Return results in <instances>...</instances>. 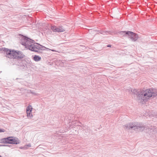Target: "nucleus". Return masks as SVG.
Segmentation results:
<instances>
[{"label": "nucleus", "mask_w": 157, "mask_h": 157, "mask_svg": "<svg viewBox=\"0 0 157 157\" xmlns=\"http://www.w3.org/2000/svg\"><path fill=\"white\" fill-rule=\"evenodd\" d=\"M31 93H32V94H34V93H33V92H31Z\"/></svg>", "instance_id": "nucleus-22"}, {"label": "nucleus", "mask_w": 157, "mask_h": 157, "mask_svg": "<svg viewBox=\"0 0 157 157\" xmlns=\"http://www.w3.org/2000/svg\"><path fill=\"white\" fill-rule=\"evenodd\" d=\"M107 47H111V45H110V44H109V45H108L107 46Z\"/></svg>", "instance_id": "nucleus-20"}, {"label": "nucleus", "mask_w": 157, "mask_h": 157, "mask_svg": "<svg viewBox=\"0 0 157 157\" xmlns=\"http://www.w3.org/2000/svg\"><path fill=\"white\" fill-rule=\"evenodd\" d=\"M1 143H8L10 144H17V141L13 137H9L3 138L1 140Z\"/></svg>", "instance_id": "nucleus-6"}, {"label": "nucleus", "mask_w": 157, "mask_h": 157, "mask_svg": "<svg viewBox=\"0 0 157 157\" xmlns=\"http://www.w3.org/2000/svg\"><path fill=\"white\" fill-rule=\"evenodd\" d=\"M4 132V129H1L0 128V132Z\"/></svg>", "instance_id": "nucleus-19"}, {"label": "nucleus", "mask_w": 157, "mask_h": 157, "mask_svg": "<svg viewBox=\"0 0 157 157\" xmlns=\"http://www.w3.org/2000/svg\"><path fill=\"white\" fill-rule=\"evenodd\" d=\"M127 35L129 36V38L132 41H136L138 39V35L133 32L130 31H126Z\"/></svg>", "instance_id": "nucleus-8"}, {"label": "nucleus", "mask_w": 157, "mask_h": 157, "mask_svg": "<svg viewBox=\"0 0 157 157\" xmlns=\"http://www.w3.org/2000/svg\"><path fill=\"white\" fill-rule=\"evenodd\" d=\"M27 62L25 61H22L20 62V67H22L23 69L27 67Z\"/></svg>", "instance_id": "nucleus-9"}, {"label": "nucleus", "mask_w": 157, "mask_h": 157, "mask_svg": "<svg viewBox=\"0 0 157 157\" xmlns=\"http://www.w3.org/2000/svg\"><path fill=\"white\" fill-rule=\"evenodd\" d=\"M31 112H32V111L31 110L26 111L27 116L28 114L29 113H31Z\"/></svg>", "instance_id": "nucleus-18"}, {"label": "nucleus", "mask_w": 157, "mask_h": 157, "mask_svg": "<svg viewBox=\"0 0 157 157\" xmlns=\"http://www.w3.org/2000/svg\"><path fill=\"white\" fill-rule=\"evenodd\" d=\"M131 92L134 94H136L137 96V98L138 100H141V101H144L146 99L144 97V94L145 93V91H140L136 89H134L133 90H131Z\"/></svg>", "instance_id": "nucleus-5"}, {"label": "nucleus", "mask_w": 157, "mask_h": 157, "mask_svg": "<svg viewBox=\"0 0 157 157\" xmlns=\"http://www.w3.org/2000/svg\"><path fill=\"white\" fill-rule=\"evenodd\" d=\"M32 107L31 105L28 106L26 109V111L31 110L32 111Z\"/></svg>", "instance_id": "nucleus-12"}, {"label": "nucleus", "mask_w": 157, "mask_h": 157, "mask_svg": "<svg viewBox=\"0 0 157 157\" xmlns=\"http://www.w3.org/2000/svg\"><path fill=\"white\" fill-rule=\"evenodd\" d=\"M6 53V57L9 58L18 59L20 58L19 52H17L14 50H11L5 48L3 50Z\"/></svg>", "instance_id": "nucleus-3"}, {"label": "nucleus", "mask_w": 157, "mask_h": 157, "mask_svg": "<svg viewBox=\"0 0 157 157\" xmlns=\"http://www.w3.org/2000/svg\"><path fill=\"white\" fill-rule=\"evenodd\" d=\"M64 25H60L58 26L53 25L52 26L51 29L54 32H62L65 31V29L64 27Z\"/></svg>", "instance_id": "nucleus-7"}, {"label": "nucleus", "mask_w": 157, "mask_h": 157, "mask_svg": "<svg viewBox=\"0 0 157 157\" xmlns=\"http://www.w3.org/2000/svg\"><path fill=\"white\" fill-rule=\"evenodd\" d=\"M27 116L29 118H31L32 117L33 115L32 113V112H31V113H29L27 115Z\"/></svg>", "instance_id": "nucleus-16"}, {"label": "nucleus", "mask_w": 157, "mask_h": 157, "mask_svg": "<svg viewBox=\"0 0 157 157\" xmlns=\"http://www.w3.org/2000/svg\"><path fill=\"white\" fill-rule=\"evenodd\" d=\"M69 116L70 117H71L70 118V119H69V120L70 121H71L72 120H73V117H74V116L73 115H72V114H70V115H69Z\"/></svg>", "instance_id": "nucleus-14"}, {"label": "nucleus", "mask_w": 157, "mask_h": 157, "mask_svg": "<svg viewBox=\"0 0 157 157\" xmlns=\"http://www.w3.org/2000/svg\"><path fill=\"white\" fill-rule=\"evenodd\" d=\"M41 59L40 57L36 55H35L33 57V59L36 61H40Z\"/></svg>", "instance_id": "nucleus-10"}, {"label": "nucleus", "mask_w": 157, "mask_h": 157, "mask_svg": "<svg viewBox=\"0 0 157 157\" xmlns=\"http://www.w3.org/2000/svg\"><path fill=\"white\" fill-rule=\"evenodd\" d=\"M126 31H121L120 32V35L122 36H124L125 35H127V34L126 33Z\"/></svg>", "instance_id": "nucleus-13"}, {"label": "nucleus", "mask_w": 157, "mask_h": 157, "mask_svg": "<svg viewBox=\"0 0 157 157\" xmlns=\"http://www.w3.org/2000/svg\"><path fill=\"white\" fill-rule=\"evenodd\" d=\"M125 127L127 129L133 128L134 130L137 129L143 131L145 129V125L143 124L137 122L131 123L129 124L125 125Z\"/></svg>", "instance_id": "nucleus-2"}, {"label": "nucleus", "mask_w": 157, "mask_h": 157, "mask_svg": "<svg viewBox=\"0 0 157 157\" xmlns=\"http://www.w3.org/2000/svg\"><path fill=\"white\" fill-rule=\"evenodd\" d=\"M0 157H2L0 155Z\"/></svg>", "instance_id": "nucleus-23"}, {"label": "nucleus", "mask_w": 157, "mask_h": 157, "mask_svg": "<svg viewBox=\"0 0 157 157\" xmlns=\"http://www.w3.org/2000/svg\"><path fill=\"white\" fill-rule=\"evenodd\" d=\"M6 146V145H5L0 144V147L5 146Z\"/></svg>", "instance_id": "nucleus-21"}, {"label": "nucleus", "mask_w": 157, "mask_h": 157, "mask_svg": "<svg viewBox=\"0 0 157 157\" xmlns=\"http://www.w3.org/2000/svg\"><path fill=\"white\" fill-rule=\"evenodd\" d=\"M22 20L23 21V24H24V22H26V21H27V18L26 17H23V18H22Z\"/></svg>", "instance_id": "nucleus-15"}, {"label": "nucleus", "mask_w": 157, "mask_h": 157, "mask_svg": "<svg viewBox=\"0 0 157 157\" xmlns=\"http://www.w3.org/2000/svg\"><path fill=\"white\" fill-rule=\"evenodd\" d=\"M157 95V94L154 92L152 89H147L145 90V93L144 94V97L146 99L144 101H147L148 99L151 97H154Z\"/></svg>", "instance_id": "nucleus-4"}, {"label": "nucleus", "mask_w": 157, "mask_h": 157, "mask_svg": "<svg viewBox=\"0 0 157 157\" xmlns=\"http://www.w3.org/2000/svg\"><path fill=\"white\" fill-rule=\"evenodd\" d=\"M20 44L25 46L27 49L37 52H40L41 50H45L46 48L27 36L20 34Z\"/></svg>", "instance_id": "nucleus-1"}, {"label": "nucleus", "mask_w": 157, "mask_h": 157, "mask_svg": "<svg viewBox=\"0 0 157 157\" xmlns=\"http://www.w3.org/2000/svg\"><path fill=\"white\" fill-rule=\"evenodd\" d=\"M25 57V56L21 53V52H20V59L21 58H24ZM21 59H20V60Z\"/></svg>", "instance_id": "nucleus-17"}, {"label": "nucleus", "mask_w": 157, "mask_h": 157, "mask_svg": "<svg viewBox=\"0 0 157 157\" xmlns=\"http://www.w3.org/2000/svg\"><path fill=\"white\" fill-rule=\"evenodd\" d=\"M31 147V145L30 144H26L23 147H20V149H28V147Z\"/></svg>", "instance_id": "nucleus-11"}]
</instances>
